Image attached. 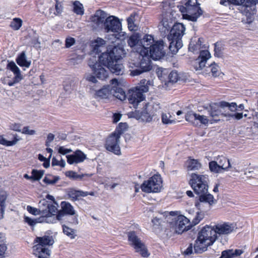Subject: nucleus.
I'll return each mask as SVG.
<instances>
[{
	"mask_svg": "<svg viewBox=\"0 0 258 258\" xmlns=\"http://www.w3.org/2000/svg\"><path fill=\"white\" fill-rule=\"evenodd\" d=\"M140 56L142 58H140L141 61L139 63V67L132 71L131 75L133 76H138L144 72L150 71L152 68L151 60L149 54L140 55Z\"/></svg>",
	"mask_w": 258,
	"mask_h": 258,
	"instance_id": "obj_16",
	"label": "nucleus"
},
{
	"mask_svg": "<svg viewBox=\"0 0 258 258\" xmlns=\"http://www.w3.org/2000/svg\"><path fill=\"white\" fill-rule=\"evenodd\" d=\"M104 27L107 32H118L121 29V23L117 17L110 16L106 19Z\"/></svg>",
	"mask_w": 258,
	"mask_h": 258,
	"instance_id": "obj_18",
	"label": "nucleus"
},
{
	"mask_svg": "<svg viewBox=\"0 0 258 258\" xmlns=\"http://www.w3.org/2000/svg\"><path fill=\"white\" fill-rule=\"evenodd\" d=\"M6 199V193L4 191H0V219H2L4 217Z\"/></svg>",
	"mask_w": 258,
	"mask_h": 258,
	"instance_id": "obj_33",
	"label": "nucleus"
},
{
	"mask_svg": "<svg viewBox=\"0 0 258 258\" xmlns=\"http://www.w3.org/2000/svg\"><path fill=\"white\" fill-rule=\"evenodd\" d=\"M205 192L203 194H198L199 195V200L201 202L208 203L209 205H212L214 203V197L210 194Z\"/></svg>",
	"mask_w": 258,
	"mask_h": 258,
	"instance_id": "obj_36",
	"label": "nucleus"
},
{
	"mask_svg": "<svg viewBox=\"0 0 258 258\" xmlns=\"http://www.w3.org/2000/svg\"><path fill=\"white\" fill-rule=\"evenodd\" d=\"M155 41L154 37L152 35L146 34L142 39H140L139 48L137 49V52L139 55L149 54V49Z\"/></svg>",
	"mask_w": 258,
	"mask_h": 258,
	"instance_id": "obj_17",
	"label": "nucleus"
},
{
	"mask_svg": "<svg viewBox=\"0 0 258 258\" xmlns=\"http://www.w3.org/2000/svg\"><path fill=\"white\" fill-rule=\"evenodd\" d=\"M22 20L19 18H15L11 21L10 26L14 30H18L22 27Z\"/></svg>",
	"mask_w": 258,
	"mask_h": 258,
	"instance_id": "obj_40",
	"label": "nucleus"
},
{
	"mask_svg": "<svg viewBox=\"0 0 258 258\" xmlns=\"http://www.w3.org/2000/svg\"><path fill=\"white\" fill-rule=\"evenodd\" d=\"M62 232L71 239H74L77 236L76 230L66 224L62 225Z\"/></svg>",
	"mask_w": 258,
	"mask_h": 258,
	"instance_id": "obj_30",
	"label": "nucleus"
},
{
	"mask_svg": "<svg viewBox=\"0 0 258 258\" xmlns=\"http://www.w3.org/2000/svg\"><path fill=\"white\" fill-rule=\"evenodd\" d=\"M7 69L12 72L14 75L13 81L8 83V85L10 86H12L15 84L20 82L23 79L20 69L13 61L8 62Z\"/></svg>",
	"mask_w": 258,
	"mask_h": 258,
	"instance_id": "obj_19",
	"label": "nucleus"
},
{
	"mask_svg": "<svg viewBox=\"0 0 258 258\" xmlns=\"http://www.w3.org/2000/svg\"><path fill=\"white\" fill-rule=\"evenodd\" d=\"M217 162L222 170H228L231 167L229 160L223 156H219L217 159Z\"/></svg>",
	"mask_w": 258,
	"mask_h": 258,
	"instance_id": "obj_35",
	"label": "nucleus"
},
{
	"mask_svg": "<svg viewBox=\"0 0 258 258\" xmlns=\"http://www.w3.org/2000/svg\"><path fill=\"white\" fill-rule=\"evenodd\" d=\"M179 11L184 19L195 22L202 15V10L197 0H188L183 5L178 6Z\"/></svg>",
	"mask_w": 258,
	"mask_h": 258,
	"instance_id": "obj_6",
	"label": "nucleus"
},
{
	"mask_svg": "<svg viewBox=\"0 0 258 258\" xmlns=\"http://www.w3.org/2000/svg\"><path fill=\"white\" fill-rule=\"evenodd\" d=\"M208 122L209 119L206 116L197 114L195 126H201L202 125L207 126L208 124Z\"/></svg>",
	"mask_w": 258,
	"mask_h": 258,
	"instance_id": "obj_37",
	"label": "nucleus"
},
{
	"mask_svg": "<svg viewBox=\"0 0 258 258\" xmlns=\"http://www.w3.org/2000/svg\"><path fill=\"white\" fill-rule=\"evenodd\" d=\"M43 216V221L47 223H55L58 221L62 220L61 217H58V213L56 215H49L47 213H45Z\"/></svg>",
	"mask_w": 258,
	"mask_h": 258,
	"instance_id": "obj_31",
	"label": "nucleus"
},
{
	"mask_svg": "<svg viewBox=\"0 0 258 258\" xmlns=\"http://www.w3.org/2000/svg\"><path fill=\"white\" fill-rule=\"evenodd\" d=\"M10 128L11 130L16 132H21V124L20 123H12L10 125Z\"/></svg>",
	"mask_w": 258,
	"mask_h": 258,
	"instance_id": "obj_63",
	"label": "nucleus"
},
{
	"mask_svg": "<svg viewBox=\"0 0 258 258\" xmlns=\"http://www.w3.org/2000/svg\"><path fill=\"white\" fill-rule=\"evenodd\" d=\"M169 81L175 83L178 79V75L176 71H171L168 76Z\"/></svg>",
	"mask_w": 258,
	"mask_h": 258,
	"instance_id": "obj_54",
	"label": "nucleus"
},
{
	"mask_svg": "<svg viewBox=\"0 0 258 258\" xmlns=\"http://www.w3.org/2000/svg\"><path fill=\"white\" fill-rule=\"evenodd\" d=\"M107 14L102 10H97L92 17L91 20L97 25L104 23L107 18Z\"/></svg>",
	"mask_w": 258,
	"mask_h": 258,
	"instance_id": "obj_25",
	"label": "nucleus"
},
{
	"mask_svg": "<svg viewBox=\"0 0 258 258\" xmlns=\"http://www.w3.org/2000/svg\"><path fill=\"white\" fill-rule=\"evenodd\" d=\"M73 11L75 13L79 15H83L84 13L83 6L78 1H75L73 3Z\"/></svg>",
	"mask_w": 258,
	"mask_h": 258,
	"instance_id": "obj_39",
	"label": "nucleus"
},
{
	"mask_svg": "<svg viewBox=\"0 0 258 258\" xmlns=\"http://www.w3.org/2000/svg\"><path fill=\"white\" fill-rule=\"evenodd\" d=\"M73 217L69 218L67 221L72 225H77L79 224L78 215L76 213Z\"/></svg>",
	"mask_w": 258,
	"mask_h": 258,
	"instance_id": "obj_55",
	"label": "nucleus"
},
{
	"mask_svg": "<svg viewBox=\"0 0 258 258\" xmlns=\"http://www.w3.org/2000/svg\"><path fill=\"white\" fill-rule=\"evenodd\" d=\"M55 10L57 14H60L62 11V6L60 3L57 1L56 2L55 5Z\"/></svg>",
	"mask_w": 258,
	"mask_h": 258,
	"instance_id": "obj_64",
	"label": "nucleus"
},
{
	"mask_svg": "<svg viewBox=\"0 0 258 258\" xmlns=\"http://www.w3.org/2000/svg\"><path fill=\"white\" fill-rule=\"evenodd\" d=\"M220 4L224 6H227L230 4L240 5V10L242 13L248 15L254 13L256 0H220Z\"/></svg>",
	"mask_w": 258,
	"mask_h": 258,
	"instance_id": "obj_10",
	"label": "nucleus"
},
{
	"mask_svg": "<svg viewBox=\"0 0 258 258\" xmlns=\"http://www.w3.org/2000/svg\"><path fill=\"white\" fill-rule=\"evenodd\" d=\"M220 106L221 108L228 107L231 111H235L237 110V105L235 102L230 103L226 101H221L220 102Z\"/></svg>",
	"mask_w": 258,
	"mask_h": 258,
	"instance_id": "obj_44",
	"label": "nucleus"
},
{
	"mask_svg": "<svg viewBox=\"0 0 258 258\" xmlns=\"http://www.w3.org/2000/svg\"><path fill=\"white\" fill-rule=\"evenodd\" d=\"M185 28L180 23H176L172 26L167 38L169 42V49L173 54H175L182 47L181 38L184 34Z\"/></svg>",
	"mask_w": 258,
	"mask_h": 258,
	"instance_id": "obj_5",
	"label": "nucleus"
},
{
	"mask_svg": "<svg viewBox=\"0 0 258 258\" xmlns=\"http://www.w3.org/2000/svg\"><path fill=\"white\" fill-rule=\"evenodd\" d=\"M112 95L120 101L127 99V93L126 94L124 90L120 88H116L115 89H112Z\"/></svg>",
	"mask_w": 258,
	"mask_h": 258,
	"instance_id": "obj_32",
	"label": "nucleus"
},
{
	"mask_svg": "<svg viewBox=\"0 0 258 258\" xmlns=\"http://www.w3.org/2000/svg\"><path fill=\"white\" fill-rule=\"evenodd\" d=\"M112 88L110 85L104 86L96 92V95L100 98H109L112 96Z\"/></svg>",
	"mask_w": 258,
	"mask_h": 258,
	"instance_id": "obj_27",
	"label": "nucleus"
},
{
	"mask_svg": "<svg viewBox=\"0 0 258 258\" xmlns=\"http://www.w3.org/2000/svg\"><path fill=\"white\" fill-rule=\"evenodd\" d=\"M161 118L162 122L164 124H171L174 121L169 113H163Z\"/></svg>",
	"mask_w": 258,
	"mask_h": 258,
	"instance_id": "obj_50",
	"label": "nucleus"
},
{
	"mask_svg": "<svg viewBox=\"0 0 258 258\" xmlns=\"http://www.w3.org/2000/svg\"><path fill=\"white\" fill-rule=\"evenodd\" d=\"M148 104H146L142 110H136L134 114V117L137 119H141L146 122H150L152 119V115L148 110Z\"/></svg>",
	"mask_w": 258,
	"mask_h": 258,
	"instance_id": "obj_21",
	"label": "nucleus"
},
{
	"mask_svg": "<svg viewBox=\"0 0 258 258\" xmlns=\"http://www.w3.org/2000/svg\"><path fill=\"white\" fill-rule=\"evenodd\" d=\"M204 214L202 212H198L195 217L192 220V225L195 226L199 224L204 218Z\"/></svg>",
	"mask_w": 258,
	"mask_h": 258,
	"instance_id": "obj_53",
	"label": "nucleus"
},
{
	"mask_svg": "<svg viewBox=\"0 0 258 258\" xmlns=\"http://www.w3.org/2000/svg\"><path fill=\"white\" fill-rule=\"evenodd\" d=\"M31 173L32 177L33 178V180H39L42 177L44 171L43 170L33 169Z\"/></svg>",
	"mask_w": 258,
	"mask_h": 258,
	"instance_id": "obj_52",
	"label": "nucleus"
},
{
	"mask_svg": "<svg viewBox=\"0 0 258 258\" xmlns=\"http://www.w3.org/2000/svg\"><path fill=\"white\" fill-rule=\"evenodd\" d=\"M7 250V246L6 244H0V257L3 258L5 256L6 252Z\"/></svg>",
	"mask_w": 258,
	"mask_h": 258,
	"instance_id": "obj_61",
	"label": "nucleus"
},
{
	"mask_svg": "<svg viewBox=\"0 0 258 258\" xmlns=\"http://www.w3.org/2000/svg\"><path fill=\"white\" fill-rule=\"evenodd\" d=\"M197 114L193 111H189L185 114V119L187 121L195 125Z\"/></svg>",
	"mask_w": 258,
	"mask_h": 258,
	"instance_id": "obj_49",
	"label": "nucleus"
},
{
	"mask_svg": "<svg viewBox=\"0 0 258 258\" xmlns=\"http://www.w3.org/2000/svg\"><path fill=\"white\" fill-rule=\"evenodd\" d=\"M17 63L21 67L29 68L31 64V61L27 59L25 51L19 53L16 58Z\"/></svg>",
	"mask_w": 258,
	"mask_h": 258,
	"instance_id": "obj_24",
	"label": "nucleus"
},
{
	"mask_svg": "<svg viewBox=\"0 0 258 258\" xmlns=\"http://www.w3.org/2000/svg\"><path fill=\"white\" fill-rule=\"evenodd\" d=\"M201 168V164L198 160L189 159L187 161V169L188 171L199 170Z\"/></svg>",
	"mask_w": 258,
	"mask_h": 258,
	"instance_id": "obj_29",
	"label": "nucleus"
},
{
	"mask_svg": "<svg viewBox=\"0 0 258 258\" xmlns=\"http://www.w3.org/2000/svg\"><path fill=\"white\" fill-rule=\"evenodd\" d=\"M27 210L32 215H37L38 214H41V212L39 210V209H37L36 208L32 207L30 206H28L27 207Z\"/></svg>",
	"mask_w": 258,
	"mask_h": 258,
	"instance_id": "obj_59",
	"label": "nucleus"
},
{
	"mask_svg": "<svg viewBox=\"0 0 258 258\" xmlns=\"http://www.w3.org/2000/svg\"><path fill=\"white\" fill-rule=\"evenodd\" d=\"M127 127V124L126 123L120 122L113 133L120 137L121 135L126 129Z\"/></svg>",
	"mask_w": 258,
	"mask_h": 258,
	"instance_id": "obj_46",
	"label": "nucleus"
},
{
	"mask_svg": "<svg viewBox=\"0 0 258 258\" xmlns=\"http://www.w3.org/2000/svg\"><path fill=\"white\" fill-rule=\"evenodd\" d=\"M135 17L131 15L127 19L128 28L130 31H136L137 29L136 25L134 24Z\"/></svg>",
	"mask_w": 258,
	"mask_h": 258,
	"instance_id": "obj_51",
	"label": "nucleus"
},
{
	"mask_svg": "<svg viewBox=\"0 0 258 258\" xmlns=\"http://www.w3.org/2000/svg\"><path fill=\"white\" fill-rule=\"evenodd\" d=\"M24 221L31 227L34 226L38 223L37 219H32L27 216L24 217Z\"/></svg>",
	"mask_w": 258,
	"mask_h": 258,
	"instance_id": "obj_57",
	"label": "nucleus"
},
{
	"mask_svg": "<svg viewBox=\"0 0 258 258\" xmlns=\"http://www.w3.org/2000/svg\"><path fill=\"white\" fill-rule=\"evenodd\" d=\"M66 157L67 162L70 165L82 163L87 158L86 155L79 150H76L73 154L67 155Z\"/></svg>",
	"mask_w": 258,
	"mask_h": 258,
	"instance_id": "obj_20",
	"label": "nucleus"
},
{
	"mask_svg": "<svg viewBox=\"0 0 258 258\" xmlns=\"http://www.w3.org/2000/svg\"><path fill=\"white\" fill-rule=\"evenodd\" d=\"M59 179V176L52 175H47L44 178L43 181L47 184H54Z\"/></svg>",
	"mask_w": 258,
	"mask_h": 258,
	"instance_id": "obj_42",
	"label": "nucleus"
},
{
	"mask_svg": "<svg viewBox=\"0 0 258 258\" xmlns=\"http://www.w3.org/2000/svg\"><path fill=\"white\" fill-rule=\"evenodd\" d=\"M162 187V180L159 174H155L148 180L145 181L141 185V188L147 193L158 192Z\"/></svg>",
	"mask_w": 258,
	"mask_h": 258,
	"instance_id": "obj_11",
	"label": "nucleus"
},
{
	"mask_svg": "<svg viewBox=\"0 0 258 258\" xmlns=\"http://www.w3.org/2000/svg\"><path fill=\"white\" fill-rule=\"evenodd\" d=\"M139 233L136 231H129L127 233L128 241L136 252L139 253L142 256L147 257L149 255V253L145 244L139 237Z\"/></svg>",
	"mask_w": 258,
	"mask_h": 258,
	"instance_id": "obj_9",
	"label": "nucleus"
},
{
	"mask_svg": "<svg viewBox=\"0 0 258 258\" xmlns=\"http://www.w3.org/2000/svg\"><path fill=\"white\" fill-rule=\"evenodd\" d=\"M122 52V48L115 46L112 49L107 50L102 53L99 57V62L94 63L90 60L89 66L96 77L102 80L107 78L108 73L101 64L106 67L112 74L122 75L124 73V66L120 62Z\"/></svg>",
	"mask_w": 258,
	"mask_h": 258,
	"instance_id": "obj_1",
	"label": "nucleus"
},
{
	"mask_svg": "<svg viewBox=\"0 0 258 258\" xmlns=\"http://www.w3.org/2000/svg\"><path fill=\"white\" fill-rule=\"evenodd\" d=\"M203 38H192L189 44L188 49L189 51L196 53L199 51L200 54L198 58L196 60L194 67L196 71L202 70L206 67L207 61L211 57L210 52L206 49L201 50L205 48V45L203 44Z\"/></svg>",
	"mask_w": 258,
	"mask_h": 258,
	"instance_id": "obj_3",
	"label": "nucleus"
},
{
	"mask_svg": "<svg viewBox=\"0 0 258 258\" xmlns=\"http://www.w3.org/2000/svg\"><path fill=\"white\" fill-rule=\"evenodd\" d=\"M217 239V236L213 226L206 225L199 232L194 246L196 253L205 251L208 246L212 245Z\"/></svg>",
	"mask_w": 258,
	"mask_h": 258,
	"instance_id": "obj_2",
	"label": "nucleus"
},
{
	"mask_svg": "<svg viewBox=\"0 0 258 258\" xmlns=\"http://www.w3.org/2000/svg\"><path fill=\"white\" fill-rule=\"evenodd\" d=\"M215 56L218 57H220L222 56V51L221 48L219 46V44L218 43H216L215 44Z\"/></svg>",
	"mask_w": 258,
	"mask_h": 258,
	"instance_id": "obj_60",
	"label": "nucleus"
},
{
	"mask_svg": "<svg viewBox=\"0 0 258 258\" xmlns=\"http://www.w3.org/2000/svg\"><path fill=\"white\" fill-rule=\"evenodd\" d=\"M49 203L45 199L40 201L38 206L41 215H44L45 213H47V209Z\"/></svg>",
	"mask_w": 258,
	"mask_h": 258,
	"instance_id": "obj_43",
	"label": "nucleus"
},
{
	"mask_svg": "<svg viewBox=\"0 0 258 258\" xmlns=\"http://www.w3.org/2000/svg\"><path fill=\"white\" fill-rule=\"evenodd\" d=\"M19 141V139L18 138L17 135L14 136L13 140L12 141H8L4 138L3 136L0 135V144L7 147L14 146L16 145Z\"/></svg>",
	"mask_w": 258,
	"mask_h": 258,
	"instance_id": "obj_38",
	"label": "nucleus"
},
{
	"mask_svg": "<svg viewBox=\"0 0 258 258\" xmlns=\"http://www.w3.org/2000/svg\"><path fill=\"white\" fill-rule=\"evenodd\" d=\"M216 235H228L235 232L237 229L235 223L223 222L217 223L213 226Z\"/></svg>",
	"mask_w": 258,
	"mask_h": 258,
	"instance_id": "obj_13",
	"label": "nucleus"
},
{
	"mask_svg": "<svg viewBox=\"0 0 258 258\" xmlns=\"http://www.w3.org/2000/svg\"><path fill=\"white\" fill-rule=\"evenodd\" d=\"M220 107H221L220 106V103L219 104H211L210 106V109L208 110L209 115L214 118L218 117L221 112Z\"/></svg>",
	"mask_w": 258,
	"mask_h": 258,
	"instance_id": "obj_34",
	"label": "nucleus"
},
{
	"mask_svg": "<svg viewBox=\"0 0 258 258\" xmlns=\"http://www.w3.org/2000/svg\"><path fill=\"white\" fill-rule=\"evenodd\" d=\"M209 168L212 172L215 173H220L221 172L222 169L220 167L218 162L215 161H212L209 163Z\"/></svg>",
	"mask_w": 258,
	"mask_h": 258,
	"instance_id": "obj_47",
	"label": "nucleus"
},
{
	"mask_svg": "<svg viewBox=\"0 0 258 258\" xmlns=\"http://www.w3.org/2000/svg\"><path fill=\"white\" fill-rule=\"evenodd\" d=\"M76 42V40L74 38L72 37H68L65 40V46L67 48H70Z\"/></svg>",
	"mask_w": 258,
	"mask_h": 258,
	"instance_id": "obj_56",
	"label": "nucleus"
},
{
	"mask_svg": "<svg viewBox=\"0 0 258 258\" xmlns=\"http://www.w3.org/2000/svg\"><path fill=\"white\" fill-rule=\"evenodd\" d=\"M189 184L196 194L208 191V176L193 173L190 176Z\"/></svg>",
	"mask_w": 258,
	"mask_h": 258,
	"instance_id": "obj_8",
	"label": "nucleus"
},
{
	"mask_svg": "<svg viewBox=\"0 0 258 258\" xmlns=\"http://www.w3.org/2000/svg\"><path fill=\"white\" fill-rule=\"evenodd\" d=\"M61 210L58 212V217H62L65 215H75L76 213L74 207L68 202L62 201L60 203Z\"/></svg>",
	"mask_w": 258,
	"mask_h": 258,
	"instance_id": "obj_22",
	"label": "nucleus"
},
{
	"mask_svg": "<svg viewBox=\"0 0 258 258\" xmlns=\"http://www.w3.org/2000/svg\"><path fill=\"white\" fill-rule=\"evenodd\" d=\"M164 42L162 40L156 41L149 49V56L154 60H158L165 55Z\"/></svg>",
	"mask_w": 258,
	"mask_h": 258,
	"instance_id": "obj_14",
	"label": "nucleus"
},
{
	"mask_svg": "<svg viewBox=\"0 0 258 258\" xmlns=\"http://www.w3.org/2000/svg\"><path fill=\"white\" fill-rule=\"evenodd\" d=\"M150 81L146 79L141 80L139 85L129 89L127 93V99L130 104L136 108L139 103L145 99L144 93L149 91Z\"/></svg>",
	"mask_w": 258,
	"mask_h": 258,
	"instance_id": "obj_4",
	"label": "nucleus"
},
{
	"mask_svg": "<svg viewBox=\"0 0 258 258\" xmlns=\"http://www.w3.org/2000/svg\"><path fill=\"white\" fill-rule=\"evenodd\" d=\"M34 243H37L33 246V253L37 257H44L50 255V250L47 247L54 243L52 236L44 235L42 237H36Z\"/></svg>",
	"mask_w": 258,
	"mask_h": 258,
	"instance_id": "obj_7",
	"label": "nucleus"
},
{
	"mask_svg": "<svg viewBox=\"0 0 258 258\" xmlns=\"http://www.w3.org/2000/svg\"><path fill=\"white\" fill-rule=\"evenodd\" d=\"M209 68L210 69L212 75L213 77H216L219 76L220 73V68L215 62H214L211 63L209 66Z\"/></svg>",
	"mask_w": 258,
	"mask_h": 258,
	"instance_id": "obj_45",
	"label": "nucleus"
},
{
	"mask_svg": "<svg viewBox=\"0 0 258 258\" xmlns=\"http://www.w3.org/2000/svg\"><path fill=\"white\" fill-rule=\"evenodd\" d=\"M243 251L241 249H228L222 252L221 256L219 258H238Z\"/></svg>",
	"mask_w": 258,
	"mask_h": 258,
	"instance_id": "obj_26",
	"label": "nucleus"
},
{
	"mask_svg": "<svg viewBox=\"0 0 258 258\" xmlns=\"http://www.w3.org/2000/svg\"><path fill=\"white\" fill-rule=\"evenodd\" d=\"M120 137L111 134L107 139L105 144V147L107 150L113 153L114 154L119 155L121 154L119 144Z\"/></svg>",
	"mask_w": 258,
	"mask_h": 258,
	"instance_id": "obj_15",
	"label": "nucleus"
},
{
	"mask_svg": "<svg viewBox=\"0 0 258 258\" xmlns=\"http://www.w3.org/2000/svg\"><path fill=\"white\" fill-rule=\"evenodd\" d=\"M169 224L170 227L174 229L175 233L178 234L188 230L191 227L189 220L182 215L172 218Z\"/></svg>",
	"mask_w": 258,
	"mask_h": 258,
	"instance_id": "obj_12",
	"label": "nucleus"
},
{
	"mask_svg": "<svg viewBox=\"0 0 258 258\" xmlns=\"http://www.w3.org/2000/svg\"><path fill=\"white\" fill-rule=\"evenodd\" d=\"M22 134L29 135H34L36 133V131L30 129L28 126H24L22 131Z\"/></svg>",
	"mask_w": 258,
	"mask_h": 258,
	"instance_id": "obj_58",
	"label": "nucleus"
},
{
	"mask_svg": "<svg viewBox=\"0 0 258 258\" xmlns=\"http://www.w3.org/2000/svg\"><path fill=\"white\" fill-rule=\"evenodd\" d=\"M140 35L139 33H136L131 35L127 40L128 45L132 48H133V50L137 52V48H139V45H141L140 43Z\"/></svg>",
	"mask_w": 258,
	"mask_h": 258,
	"instance_id": "obj_28",
	"label": "nucleus"
},
{
	"mask_svg": "<svg viewBox=\"0 0 258 258\" xmlns=\"http://www.w3.org/2000/svg\"><path fill=\"white\" fill-rule=\"evenodd\" d=\"M172 22L170 20L164 17L159 24V29L162 35H166L171 29Z\"/></svg>",
	"mask_w": 258,
	"mask_h": 258,
	"instance_id": "obj_23",
	"label": "nucleus"
},
{
	"mask_svg": "<svg viewBox=\"0 0 258 258\" xmlns=\"http://www.w3.org/2000/svg\"><path fill=\"white\" fill-rule=\"evenodd\" d=\"M58 152L59 153L62 154V155H66L68 153H70L72 152V150L71 149H67L66 148L63 146H60L58 148Z\"/></svg>",
	"mask_w": 258,
	"mask_h": 258,
	"instance_id": "obj_62",
	"label": "nucleus"
},
{
	"mask_svg": "<svg viewBox=\"0 0 258 258\" xmlns=\"http://www.w3.org/2000/svg\"><path fill=\"white\" fill-rule=\"evenodd\" d=\"M58 205L56 202H50L47 209V213L49 215H56L58 213Z\"/></svg>",
	"mask_w": 258,
	"mask_h": 258,
	"instance_id": "obj_41",
	"label": "nucleus"
},
{
	"mask_svg": "<svg viewBox=\"0 0 258 258\" xmlns=\"http://www.w3.org/2000/svg\"><path fill=\"white\" fill-rule=\"evenodd\" d=\"M79 190L70 189L68 190L67 195L73 201H76L79 199Z\"/></svg>",
	"mask_w": 258,
	"mask_h": 258,
	"instance_id": "obj_48",
	"label": "nucleus"
}]
</instances>
